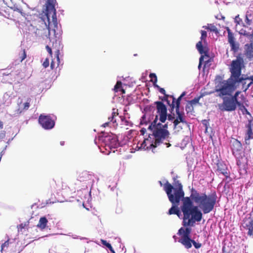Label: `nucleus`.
<instances>
[{"label": "nucleus", "mask_w": 253, "mask_h": 253, "mask_svg": "<svg viewBox=\"0 0 253 253\" xmlns=\"http://www.w3.org/2000/svg\"><path fill=\"white\" fill-rule=\"evenodd\" d=\"M164 189L167 194L169 201L172 204V207L169 211V214H174L179 216L180 211L177 205L182 199V205L181 207L183 214L182 225L184 227H193L196 222L201 221L203 217L202 212L198 209L197 206L193 205L190 197H184L183 186L179 181H176L175 187L167 181L164 184Z\"/></svg>", "instance_id": "obj_1"}, {"label": "nucleus", "mask_w": 253, "mask_h": 253, "mask_svg": "<svg viewBox=\"0 0 253 253\" xmlns=\"http://www.w3.org/2000/svg\"><path fill=\"white\" fill-rule=\"evenodd\" d=\"M166 128L148 127V137L144 139L141 147L145 149H153L157 147L169 136V132Z\"/></svg>", "instance_id": "obj_2"}, {"label": "nucleus", "mask_w": 253, "mask_h": 253, "mask_svg": "<svg viewBox=\"0 0 253 253\" xmlns=\"http://www.w3.org/2000/svg\"><path fill=\"white\" fill-rule=\"evenodd\" d=\"M190 198L198 204L203 213L206 214L213 210L216 202L217 195L215 192L209 195L205 193L200 195L196 190L192 189Z\"/></svg>", "instance_id": "obj_3"}, {"label": "nucleus", "mask_w": 253, "mask_h": 253, "mask_svg": "<svg viewBox=\"0 0 253 253\" xmlns=\"http://www.w3.org/2000/svg\"><path fill=\"white\" fill-rule=\"evenodd\" d=\"M223 103L220 106V109L227 111H232L236 109L237 105L240 106L245 100L243 94L240 91H237L231 97H223Z\"/></svg>", "instance_id": "obj_4"}, {"label": "nucleus", "mask_w": 253, "mask_h": 253, "mask_svg": "<svg viewBox=\"0 0 253 253\" xmlns=\"http://www.w3.org/2000/svg\"><path fill=\"white\" fill-rule=\"evenodd\" d=\"M201 41H199L196 44V47L199 52L201 54H202L201 57L199 59V64L198 66V68L200 69L202 64H203V62L204 60V70H205L207 67H209L211 62V59L210 58L209 56L208 55V50L206 45H207L206 38H207V32L205 31L202 30L201 32Z\"/></svg>", "instance_id": "obj_5"}, {"label": "nucleus", "mask_w": 253, "mask_h": 253, "mask_svg": "<svg viewBox=\"0 0 253 253\" xmlns=\"http://www.w3.org/2000/svg\"><path fill=\"white\" fill-rule=\"evenodd\" d=\"M191 228L188 227H186V228L181 227L177 232V234L180 237L178 242L180 243L187 249L192 247V244L196 249H199L201 247L202 244L197 243L195 241L191 239Z\"/></svg>", "instance_id": "obj_6"}, {"label": "nucleus", "mask_w": 253, "mask_h": 253, "mask_svg": "<svg viewBox=\"0 0 253 253\" xmlns=\"http://www.w3.org/2000/svg\"><path fill=\"white\" fill-rule=\"evenodd\" d=\"M237 82L232 79L219 82L215 87V92L218 93V96L223 97L225 95L230 96L235 90V85Z\"/></svg>", "instance_id": "obj_7"}, {"label": "nucleus", "mask_w": 253, "mask_h": 253, "mask_svg": "<svg viewBox=\"0 0 253 253\" xmlns=\"http://www.w3.org/2000/svg\"><path fill=\"white\" fill-rule=\"evenodd\" d=\"M182 98V97H181L180 96L176 100L172 95H168L167 96L166 101L170 107L171 113H172L174 109L175 108L176 113L178 116L176 119L174 120L173 122L174 126H177L179 122H183V114L179 112V106Z\"/></svg>", "instance_id": "obj_8"}, {"label": "nucleus", "mask_w": 253, "mask_h": 253, "mask_svg": "<svg viewBox=\"0 0 253 253\" xmlns=\"http://www.w3.org/2000/svg\"><path fill=\"white\" fill-rule=\"evenodd\" d=\"M251 31H248L246 29H242L239 31L240 35L247 37V41L250 43L245 44L246 55L248 58L253 59V29H250Z\"/></svg>", "instance_id": "obj_9"}, {"label": "nucleus", "mask_w": 253, "mask_h": 253, "mask_svg": "<svg viewBox=\"0 0 253 253\" xmlns=\"http://www.w3.org/2000/svg\"><path fill=\"white\" fill-rule=\"evenodd\" d=\"M243 62V59L239 57L236 60H233L231 63L230 68L231 78L235 82H239L241 81L240 77L241 74V66Z\"/></svg>", "instance_id": "obj_10"}, {"label": "nucleus", "mask_w": 253, "mask_h": 253, "mask_svg": "<svg viewBox=\"0 0 253 253\" xmlns=\"http://www.w3.org/2000/svg\"><path fill=\"white\" fill-rule=\"evenodd\" d=\"M57 4L56 0H47L46 3V15L49 24L50 18L54 27L57 26V20L56 17L55 5Z\"/></svg>", "instance_id": "obj_11"}, {"label": "nucleus", "mask_w": 253, "mask_h": 253, "mask_svg": "<svg viewBox=\"0 0 253 253\" xmlns=\"http://www.w3.org/2000/svg\"><path fill=\"white\" fill-rule=\"evenodd\" d=\"M101 137L104 138L103 140L108 142L111 147L115 148L119 146L117 136L115 134L105 131H101Z\"/></svg>", "instance_id": "obj_12"}, {"label": "nucleus", "mask_w": 253, "mask_h": 253, "mask_svg": "<svg viewBox=\"0 0 253 253\" xmlns=\"http://www.w3.org/2000/svg\"><path fill=\"white\" fill-rule=\"evenodd\" d=\"M56 117L53 115L42 114L39 118V122L42 126H54Z\"/></svg>", "instance_id": "obj_13"}, {"label": "nucleus", "mask_w": 253, "mask_h": 253, "mask_svg": "<svg viewBox=\"0 0 253 253\" xmlns=\"http://www.w3.org/2000/svg\"><path fill=\"white\" fill-rule=\"evenodd\" d=\"M230 147L233 155L237 159L241 157L242 145L240 141L235 138L230 140Z\"/></svg>", "instance_id": "obj_14"}, {"label": "nucleus", "mask_w": 253, "mask_h": 253, "mask_svg": "<svg viewBox=\"0 0 253 253\" xmlns=\"http://www.w3.org/2000/svg\"><path fill=\"white\" fill-rule=\"evenodd\" d=\"M157 105V110L158 113L160 118V122L161 123H164L167 117V109L166 106L160 101L156 102Z\"/></svg>", "instance_id": "obj_15"}, {"label": "nucleus", "mask_w": 253, "mask_h": 253, "mask_svg": "<svg viewBox=\"0 0 253 253\" xmlns=\"http://www.w3.org/2000/svg\"><path fill=\"white\" fill-rule=\"evenodd\" d=\"M50 188L55 192L61 191L66 189L67 187L66 183L63 182L61 179H58L57 181L52 180L50 183Z\"/></svg>", "instance_id": "obj_16"}, {"label": "nucleus", "mask_w": 253, "mask_h": 253, "mask_svg": "<svg viewBox=\"0 0 253 253\" xmlns=\"http://www.w3.org/2000/svg\"><path fill=\"white\" fill-rule=\"evenodd\" d=\"M158 121V116H156V118L152 123L150 122L149 118L146 117L145 115H144L140 120V124L141 125H149V126H161L160 122L157 123ZM162 126H167V125H163Z\"/></svg>", "instance_id": "obj_17"}, {"label": "nucleus", "mask_w": 253, "mask_h": 253, "mask_svg": "<svg viewBox=\"0 0 253 253\" xmlns=\"http://www.w3.org/2000/svg\"><path fill=\"white\" fill-rule=\"evenodd\" d=\"M217 170L224 175L226 178L229 177V172H228L227 167L223 162H219L217 163Z\"/></svg>", "instance_id": "obj_18"}, {"label": "nucleus", "mask_w": 253, "mask_h": 253, "mask_svg": "<svg viewBox=\"0 0 253 253\" xmlns=\"http://www.w3.org/2000/svg\"><path fill=\"white\" fill-rule=\"evenodd\" d=\"M47 219L45 217H42L40 218L37 226L42 229H44L47 223Z\"/></svg>", "instance_id": "obj_19"}, {"label": "nucleus", "mask_w": 253, "mask_h": 253, "mask_svg": "<svg viewBox=\"0 0 253 253\" xmlns=\"http://www.w3.org/2000/svg\"><path fill=\"white\" fill-rule=\"evenodd\" d=\"M59 50H57L56 53V61L52 60L51 64L50 67L52 69H53L56 66H58L59 65Z\"/></svg>", "instance_id": "obj_20"}, {"label": "nucleus", "mask_w": 253, "mask_h": 253, "mask_svg": "<svg viewBox=\"0 0 253 253\" xmlns=\"http://www.w3.org/2000/svg\"><path fill=\"white\" fill-rule=\"evenodd\" d=\"M203 28L209 30L210 31L214 32L216 34L218 33V31L216 26L212 24H208L207 26H204Z\"/></svg>", "instance_id": "obj_21"}, {"label": "nucleus", "mask_w": 253, "mask_h": 253, "mask_svg": "<svg viewBox=\"0 0 253 253\" xmlns=\"http://www.w3.org/2000/svg\"><path fill=\"white\" fill-rule=\"evenodd\" d=\"M253 138V132L252 127H248L245 136V141Z\"/></svg>", "instance_id": "obj_22"}, {"label": "nucleus", "mask_w": 253, "mask_h": 253, "mask_svg": "<svg viewBox=\"0 0 253 253\" xmlns=\"http://www.w3.org/2000/svg\"><path fill=\"white\" fill-rule=\"evenodd\" d=\"M122 87V83L120 81H118L116 84L114 86V91L115 92H117L119 91V89L121 88V91L122 92L123 94L125 93V91L124 89L121 88Z\"/></svg>", "instance_id": "obj_23"}, {"label": "nucleus", "mask_w": 253, "mask_h": 253, "mask_svg": "<svg viewBox=\"0 0 253 253\" xmlns=\"http://www.w3.org/2000/svg\"><path fill=\"white\" fill-rule=\"evenodd\" d=\"M205 132L211 138L214 135V133L212 131V127H205Z\"/></svg>", "instance_id": "obj_24"}, {"label": "nucleus", "mask_w": 253, "mask_h": 253, "mask_svg": "<svg viewBox=\"0 0 253 253\" xmlns=\"http://www.w3.org/2000/svg\"><path fill=\"white\" fill-rule=\"evenodd\" d=\"M186 110L188 113H189L192 115L194 112V107L192 104L188 103L186 107Z\"/></svg>", "instance_id": "obj_25"}, {"label": "nucleus", "mask_w": 253, "mask_h": 253, "mask_svg": "<svg viewBox=\"0 0 253 253\" xmlns=\"http://www.w3.org/2000/svg\"><path fill=\"white\" fill-rule=\"evenodd\" d=\"M234 22H235V23H236L237 24V25L243 24L242 20V19H241L239 17V15H238L237 16H236L235 17V18H234Z\"/></svg>", "instance_id": "obj_26"}, {"label": "nucleus", "mask_w": 253, "mask_h": 253, "mask_svg": "<svg viewBox=\"0 0 253 253\" xmlns=\"http://www.w3.org/2000/svg\"><path fill=\"white\" fill-rule=\"evenodd\" d=\"M121 120L122 121V124H121V125L128 126H131L132 125L131 123L127 120H123L122 119H121Z\"/></svg>", "instance_id": "obj_27"}, {"label": "nucleus", "mask_w": 253, "mask_h": 253, "mask_svg": "<svg viewBox=\"0 0 253 253\" xmlns=\"http://www.w3.org/2000/svg\"><path fill=\"white\" fill-rule=\"evenodd\" d=\"M113 110V112H112V115H113L112 117V120H111V122H112V123L113 124V125L112 126H116V125L114 124L116 121V120L115 119V118H114V116L115 114V109H114ZM117 125H118V124H116V126H117Z\"/></svg>", "instance_id": "obj_28"}, {"label": "nucleus", "mask_w": 253, "mask_h": 253, "mask_svg": "<svg viewBox=\"0 0 253 253\" xmlns=\"http://www.w3.org/2000/svg\"><path fill=\"white\" fill-rule=\"evenodd\" d=\"M9 245V239L6 241L4 243H3L1 246V252H2L4 248L5 247H7Z\"/></svg>", "instance_id": "obj_29"}, {"label": "nucleus", "mask_w": 253, "mask_h": 253, "mask_svg": "<svg viewBox=\"0 0 253 253\" xmlns=\"http://www.w3.org/2000/svg\"><path fill=\"white\" fill-rule=\"evenodd\" d=\"M199 98H194V99L191 100L189 102V104H192L193 106L194 105H195L199 103Z\"/></svg>", "instance_id": "obj_30"}, {"label": "nucleus", "mask_w": 253, "mask_h": 253, "mask_svg": "<svg viewBox=\"0 0 253 253\" xmlns=\"http://www.w3.org/2000/svg\"><path fill=\"white\" fill-rule=\"evenodd\" d=\"M26 58V54L25 50H23L22 51V54H21V56L20 57V58H21L20 61H21V62H22Z\"/></svg>", "instance_id": "obj_31"}, {"label": "nucleus", "mask_w": 253, "mask_h": 253, "mask_svg": "<svg viewBox=\"0 0 253 253\" xmlns=\"http://www.w3.org/2000/svg\"><path fill=\"white\" fill-rule=\"evenodd\" d=\"M101 242L103 245L105 246L108 248L111 245L110 243H108L106 240L101 239Z\"/></svg>", "instance_id": "obj_32"}, {"label": "nucleus", "mask_w": 253, "mask_h": 253, "mask_svg": "<svg viewBox=\"0 0 253 253\" xmlns=\"http://www.w3.org/2000/svg\"><path fill=\"white\" fill-rule=\"evenodd\" d=\"M42 65L44 68H47L49 66V60L46 58L42 63Z\"/></svg>", "instance_id": "obj_33"}, {"label": "nucleus", "mask_w": 253, "mask_h": 253, "mask_svg": "<svg viewBox=\"0 0 253 253\" xmlns=\"http://www.w3.org/2000/svg\"><path fill=\"white\" fill-rule=\"evenodd\" d=\"M228 42L231 45H233L234 44L233 37L230 35H228Z\"/></svg>", "instance_id": "obj_34"}, {"label": "nucleus", "mask_w": 253, "mask_h": 253, "mask_svg": "<svg viewBox=\"0 0 253 253\" xmlns=\"http://www.w3.org/2000/svg\"><path fill=\"white\" fill-rule=\"evenodd\" d=\"M249 14H248V12L247 13L246 15V20L245 21L246 23L248 25H250L251 24V20L249 18Z\"/></svg>", "instance_id": "obj_35"}, {"label": "nucleus", "mask_w": 253, "mask_h": 253, "mask_svg": "<svg viewBox=\"0 0 253 253\" xmlns=\"http://www.w3.org/2000/svg\"><path fill=\"white\" fill-rule=\"evenodd\" d=\"M150 77L151 78L152 81L155 80V82L157 81V77L155 74H150Z\"/></svg>", "instance_id": "obj_36"}, {"label": "nucleus", "mask_w": 253, "mask_h": 253, "mask_svg": "<svg viewBox=\"0 0 253 253\" xmlns=\"http://www.w3.org/2000/svg\"><path fill=\"white\" fill-rule=\"evenodd\" d=\"M46 49L47 52H48V53L50 54V56H51V55H52V49H51V48L48 45H46Z\"/></svg>", "instance_id": "obj_37"}, {"label": "nucleus", "mask_w": 253, "mask_h": 253, "mask_svg": "<svg viewBox=\"0 0 253 253\" xmlns=\"http://www.w3.org/2000/svg\"><path fill=\"white\" fill-rule=\"evenodd\" d=\"M154 85H155V86L159 88V91L162 94H165L166 91L164 88H160L158 85H156L155 84Z\"/></svg>", "instance_id": "obj_38"}, {"label": "nucleus", "mask_w": 253, "mask_h": 253, "mask_svg": "<svg viewBox=\"0 0 253 253\" xmlns=\"http://www.w3.org/2000/svg\"><path fill=\"white\" fill-rule=\"evenodd\" d=\"M30 107V103L28 102H25L24 104V109L25 110H27Z\"/></svg>", "instance_id": "obj_39"}, {"label": "nucleus", "mask_w": 253, "mask_h": 253, "mask_svg": "<svg viewBox=\"0 0 253 253\" xmlns=\"http://www.w3.org/2000/svg\"><path fill=\"white\" fill-rule=\"evenodd\" d=\"M14 11H16L18 12L19 13H21L22 15H23V13L22 12V9L21 8H16L14 9Z\"/></svg>", "instance_id": "obj_40"}, {"label": "nucleus", "mask_w": 253, "mask_h": 253, "mask_svg": "<svg viewBox=\"0 0 253 253\" xmlns=\"http://www.w3.org/2000/svg\"><path fill=\"white\" fill-rule=\"evenodd\" d=\"M146 131V129L145 127H142V129L140 130L141 134L143 135H144V133Z\"/></svg>", "instance_id": "obj_41"}, {"label": "nucleus", "mask_w": 253, "mask_h": 253, "mask_svg": "<svg viewBox=\"0 0 253 253\" xmlns=\"http://www.w3.org/2000/svg\"><path fill=\"white\" fill-rule=\"evenodd\" d=\"M174 117H173L171 115H169L168 116V119L169 121H172L174 119Z\"/></svg>", "instance_id": "obj_42"}, {"label": "nucleus", "mask_w": 253, "mask_h": 253, "mask_svg": "<svg viewBox=\"0 0 253 253\" xmlns=\"http://www.w3.org/2000/svg\"><path fill=\"white\" fill-rule=\"evenodd\" d=\"M108 249H109V250L113 253H115V251L113 248V247H112V246L111 245L109 247H108Z\"/></svg>", "instance_id": "obj_43"}, {"label": "nucleus", "mask_w": 253, "mask_h": 253, "mask_svg": "<svg viewBox=\"0 0 253 253\" xmlns=\"http://www.w3.org/2000/svg\"><path fill=\"white\" fill-rule=\"evenodd\" d=\"M108 125H110L112 126V125H111V123H106L104 124H103L101 126H104V127H105L106 126H108Z\"/></svg>", "instance_id": "obj_44"}, {"label": "nucleus", "mask_w": 253, "mask_h": 253, "mask_svg": "<svg viewBox=\"0 0 253 253\" xmlns=\"http://www.w3.org/2000/svg\"><path fill=\"white\" fill-rule=\"evenodd\" d=\"M185 95V92H183L180 95L181 97H183Z\"/></svg>", "instance_id": "obj_45"}, {"label": "nucleus", "mask_w": 253, "mask_h": 253, "mask_svg": "<svg viewBox=\"0 0 253 253\" xmlns=\"http://www.w3.org/2000/svg\"><path fill=\"white\" fill-rule=\"evenodd\" d=\"M3 125V123L0 121V126H2Z\"/></svg>", "instance_id": "obj_46"}, {"label": "nucleus", "mask_w": 253, "mask_h": 253, "mask_svg": "<svg viewBox=\"0 0 253 253\" xmlns=\"http://www.w3.org/2000/svg\"><path fill=\"white\" fill-rule=\"evenodd\" d=\"M60 144H61V145H63L64 144V141L61 142Z\"/></svg>", "instance_id": "obj_47"}, {"label": "nucleus", "mask_w": 253, "mask_h": 253, "mask_svg": "<svg viewBox=\"0 0 253 253\" xmlns=\"http://www.w3.org/2000/svg\"><path fill=\"white\" fill-rule=\"evenodd\" d=\"M8 96V95L7 94H6V93L4 94V97H6V96Z\"/></svg>", "instance_id": "obj_48"}, {"label": "nucleus", "mask_w": 253, "mask_h": 253, "mask_svg": "<svg viewBox=\"0 0 253 253\" xmlns=\"http://www.w3.org/2000/svg\"><path fill=\"white\" fill-rule=\"evenodd\" d=\"M44 128L45 129H50V128H52V127H44Z\"/></svg>", "instance_id": "obj_49"}, {"label": "nucleus", "mask_w": 253, "mask_h": 253, "mask_svg": "<svg viewBox=\"0 0 253 253\" xmlns=\"http://www.w3.org/2000/svg\"><path fill=\"white\" fill-rule=\"evenodd\" d=\"M251 80L253 81V75L251 77Z\"/></svg>", "instance_id": "obj_50"}, {"label": "nucleus", "mask_w": 253, "mask_h": 253, "mask_svg": "<svg viewBox=\"0 0 253 253\" xmlns=\"http://www.w3.org/2000/svg\"><path fill=\"white\" fill-rule=\"evenodd\" d=\"M173 238H174V239H176V236H175V235L173 236Z\"/></svg>", "instance_id": "obj_51"}, {"label": "nucleus", "mask_w": 253, "mask_h": 253, "mask_svg": "<svg viewBox=\"0 0 253 253\" xmlns=\"http://www.w3.org/2000/svg\"><path fill=\"white\" fill-rule=\"evenodd\" d=\"M160 183L161 185L162 186V183L161 181H160Z\"/></svg>", "instance_id": "obj_52"}, {"label": "nucleus", "mask_w": 253, "mask_h": 253, "mask_svg": "<svg viewBox=\"0 0 253 253\" xmlns=\"http://www.w3.org/2000/svg\"><path fill=\"white\" fill-rule=\"evenodd\" d=\"M170 145V144L169 143L168 145L167 146V147H169Z\"/></svg>", "instance_id": "obj_53"}, {"label": "nucleus", "mask_w": 253, "mask_h": 253, "mask_svg": "<svg viewBox=\"0 0 253 253\" xmlns=\"http://www.w3.org/2000/svg\"><path fill=\"white\" fill-rule=\"evenodd\" d=\"M250 84H248V87H249L250 86Z\"/></svg>", "instance_id": "obj_54"}, {"label": "nucleus", "mask_w": 253, "mask_h": 253, "mask_svg": "<svg viewBox=\"0 0 253 253\" xmlns=\"http://www.w3.org/2000/svg\"><path fill=\"white\" fill-rule=\"evenodd\" d=\"M206 122H207V121H206V120H204V123H206Z\"/></svg>", "instance_id": "obj_55"}]
</instances>
